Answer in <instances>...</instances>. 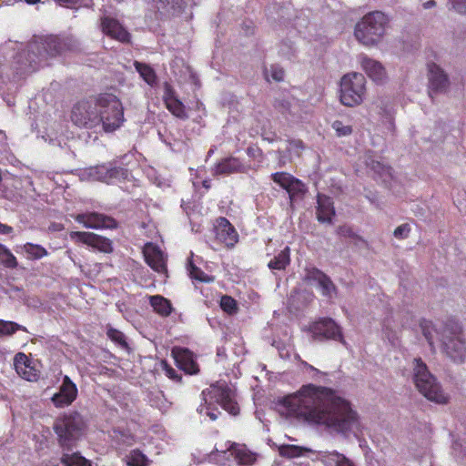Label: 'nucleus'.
<instances>
[{
    "label": "nucleus",
    "instance_id": "obj_21",
    "mask_svg": "<svg viewBox=\"0 0 466 466\" xmlns=\"http://www.w3.org/2000/svg\"><path fill=\"white\" fill-rule=\"evenodd\" d=\"M245 171V166L242 161L236 157H228L220 159L212 168V175L215 177L218 176H229L235 173H243Z\"/></svg>",
    "mask_w": 466,
    "mask_h": 466
},
{
    "label": "nucleus",
    "instance_id": "obj_4",
    "mask_svg": "<svg viewBox=\"0 0 466 466\" xmlns=\"http://www.w3.org/2000/svg\"><path fill=\"white\" fill-rule=\"evenodd\" d=\"M99 124L105 132H114L124 123V107L120 99L114 94L101 93L96 96Z\"/></svg>",
    "mask_w": 466,
    "mask_h": 466
},
{
    "label": "nucleus",
    "instance_id": "obj_5",
    "mask_svg": "<svg viewBox=\"0 0 466 466\" xmlns=\"http://www.w3.org/2000/svg\"><path fill=\"white\" fill-rule=\"evenodd\" d=\"M413 381L418 390L429 400L447 403L448 397L420 358L413 360Z\"/></svg>",
    "mask_w": 466,
    "mask_h": 466
},
{
    "label": "nucleus",
    "instance_id": "obj_10",
    "mask_svg": "<svg viewBox=\"0 0 466 466\" xmlns=\"http://www.w3.org/2000/svg\"><path fill=\"white\" fill-rule=\"evenodd\" d=\"M307 330L314 340H335L345 344L341 328L331 318H319L310 323Z\"/></svg>",
    "mask_w": 466,
    "mask_h": 466
},
{
    "label": "nucleus",
    "instance_id": "obj_40",
    "mask_svg": "<svg viewBox=\"0 0 466 466\" xmlns=\"http://www.w3.org/2000/svg\"><path fill=\"white\" fill-rule=\"evenodd\" d=\"M106 336L116 344L121 346L122 348H127L128 344L126 340V337L124 333L113 327H108L106 329Z\"/></svg>",
    "mask_w": 466,
    "mask_h": 466
},
{
    "label": "nucleus",
    "instance_id": "obj_8",
    "mask_svg": "<svg viewBox=\"0 0 466 466\" xmlns=\"http://www.w3.org/2000/svg\"><path fill=\"white\" fill-rule=\"evenodd\" d=\"M96 101V96L83 98L74 104L70 118L75 126L91 129L99 125L98 107Z\"/></svg>",
    "mask_w": 466,
    "mask_h": 466
},
{
    "label": "nucleus",
    "instance_id": "obj_31",
    "mask_svg": "<svg viewBox=\"0 0 466 466\" xmlns=\"http://www.w3.org/2000/svg\"><path fill=\"white\" fill-rule=\"evenodd\" d=\"M307 190L308 189L306 185L297 177H294L292 182L288 187V189H286L291 202L297 199L303 198V197L307 193Z\"/></svg>",
    "mask_w": 466,
    "mask_h": 466
},
{
    "label": "nucleus",
    "instance_id": "obj_18",
    "mask_svg": "<svg viewBox=\"0 0 466 466\" xmlns=\"http://www.w3.org/2000/svg\"><path fill=\"white\" fill-rule=\"evenodd\" d=\"M76 397V385L68 376H65L59 391L54 394L51 400L56 408H64L72 404Z\"/></svg>",
    "mask_w": 466,
    "mask_h": 466
},
{
    "label": "nucleus",
    "instance_id": "obj_63",
    "mask_svg": "<svg viewBox=\"0 0 466 466\" xmlns=\"http://www.w3.org/2000/svg\"><path fill=\"white\" fill-rule=\"evenodd\" d=\"M211 154H213V150H211V149H210V150L208 151V156H210Z\"/></svg>",
    "mask_w": 466,
    "mask_h": 466
},
{
    "label": "nucleus",
    "instance_id": "obj_36",
    "mask_svg": "<svg viewBox=\"0 0 466 466\" xmlns=\"http://www.w3.org/2000/svg\"><path fill=\"white\" fill-rule=\"evenodd\" d=\"M324 461L328 464H334L335 466H354L350 459L338 451L328 453L324 457Z\"/></svg>",
    "mask_w": 466,
    "mask_h": 466
},
{
    "label": "nucleus",
    "instance_id": "obj_44",
    "mask_svg": "<svg viewBox=\"0 0 466 466\" xmlns=\"http://www.w3.org/2000/svg\"><path fill=\"white\" fill-rule=\"evenodd\" d=\"M280 454L288 458L299 457L302 454V448L296 445H286L281 447Z\"/></svg>",
    "mask_w": 466,
    "mask_h": 466
},
{
    "label": "nucleus",
    "instance_id": "obj_13",
    "mask_svg": "<svg viewBox=\"0 0 466 466\" xmlns=\"http://www.w3.org/2000/svg\"><path fill=\"white\" fill-rule=\"evenodd\" d=\"M75 219L87 228L115 229L118 227L117 221L113 217L98 212L78 214Z\"/></svg>",
    "mask_w": 466,
    "mask_h": 466
},
{
    "label": "nucleus",
    "instance_id": "obj_52",
    "mask_svg": "<svg viewBox=\"0 0 466 466\" xmlns=\"http://www.w3.org/2000/svg\"><path fill=\"white\" fill-rule=\"evenodd\" d=\"M337 233L338 235L345 238H355V233L353 232L352 228L347 225L339 226L337 228Z\"/></svg>",
    "mask_w": 466,
    "mask_h": 466
},
{
    "label": "nucleus",
    "instance_id": "obj_19",
    "mask_svg": "<svg viewBox=\"0 0 466 466\" xmlns=\"http://www.w3.org/2000/svg\"><path fill=\"white\" fill-rule=\"evenodd\" d=\"M14 366L16 373L25 380L37 381L40 370L35 367L33 360L25 353L18 352L14 358Z\"/></svg>",
    "mask_w": 466,
    "mask_h": 466
},
{
    "label": "nucleus",
    "instance_id": "obj_23",
    "mask_svg": "<svg viewBox=\"0 0 466 466\" xmlns=\"http://www.w3.org/2000/svg\"><path fill=\"white\" fill-rule=\"evenodd\" d=\"M227 451L230 452L238 465L249 466L257 460L256 453L249 451L245 444L231 442Z\"/></svg>",
    "mask_w": 466,
    "mask_h": 466
},
{
    "label": "nucleus",
    "instance_id": "obj_26",
    "mask_svg": "<svg viewBox=\"0 0 466 466\" xmlns=\"http://www.w3.org/2000/svg\"><path fill=\"white\" fill-rule=\"evenodd\" d=\"M148 300L154 312L161 317H168L174 310L171 301L161 295L149 296Z\"/></svg>",
    "mask_w": 466,
    "mask_h": 466
},
{
    "label": "nucleus",
    "instance_id": "obj_30",
    "mask_svg": "<svg viewBox=\"0 0 466 466\" xmlns=\"http://www.w3.org/2000/svg\"><path fill=\"white\" fill-rule=\"evenodd\" d=\"M134 67L147 85L153 86L157 84V74L154 68L149 65L139 61H135Z\"/></svg>",
    "mask_w": 466,
    "mask_h": 466
},
{
    "label": "nucleus",
    "instance_id": "obj_59",
    "mask_svg": "<svg viewBox=\"0 0 466 466\" xmlns=\"http://www.w3.org/2000/svg\"><path fill=\"white\" fill-rule=\"evenodd\" d=\"M290 144L298 148H304L303 142L301 140H293Z\"/></svg>",
    "mask_w": 466,
    "mask_h": 466
},
{
    "label": "nucleus",
    "instance_id": "obj_3",
    "mask_svg": "<svg viewBox=\"0 0 466 466\" xmlns=\"http://www.w3.org/2000/svg\"><path fill=\"white\" fill-rule=\"evenodd\" d=\"M388 24L389 19L382 12H370L356 24L354 35L364 46H375L383 38Z\"/></svg>",
    "mask_w": 466,
    "mask_h": 466
},
{
    "label": "nucleus",
    "instance_id": "obj_32",
    "mask_svg": "<svg viewBox=\"0 0 466 466\" xmlns=\"http://www.w3.org/2000/svg\"><path fill=\"white\" fill-rule=\"evenodd\" d=\"M61 461L66 466H92L91 461L79 452L64 453Z\"/></svg>",
    "mask_w": 466,
    "mask_h": 466
},
{
    "label": "nucleus",
    "instance_id": "obj_12",
    "mask_svg": "<svg viewBox=\"0 0 466 466\" xmlns=\"http://www.w3.org/2000/svg\"><path fill=\"white\" fill-rule=\"evenodd\" d=\"M215 238L228 248H233L238 241V234L235 227L224 217H219L213 223Z\"/></svg>",
    "mask_w": 466,
    "mask_h": 466
},
{
    "label": "nucleus",
    "instance_id": "obj_6",
    "mask_svg": "<svg viewBox=\"0 0 466 466\" xmlns=\"http://www.w3.org/2000/svg\"><path fill=\"white\" fill-rule=\"evenodd\" d=\"M366 95V78L360 73L344 75L339 84V100L346 106L360 105Z\"/></svg>",
    "mask_w": 466,
    "mask_h": 466
},
{
    "label": "nucleus",
    "instance_id": "obj_55",
    "mask_svg": "<svg viewBox=\"0 0 466 466\" xmlns=\"http://www.w3.org/2000/svg\"><path fill=\"white\" fill-rule=\"evenodd\" d=\"M420 326L422 328L424 337L428 340L429 344L431 346H432L433 345L432 336H431V332L427 329L428 322L427 321H423L420 324Z\"/></svg>",
    "mask_w": 466,
    "mask_h": 466
},
{
    "label": "nucleus",
    "instance_id": "obj_29",
    "mask_svg": "<svg viewBox=\"0 0 466 466\" xmlns=\"http://www.w3.org/2000/svg\"><path fill=\"white\" fill-rule=\"evenodd\" d=\"M290 264V248L286 247L277 254L268 264L271 270H285Z\"/></svg>",
    "mask_w": 466,
    "mask_h": 466
},
{
    "label": "nucleus",
    "instance_id": "obj_34",
    "mask_svg": "<svg viewBox=\"0 0 466 466\" xmlns=\"http://www.w3.org/2000/svg\"><path fill=\"white\" fill-rule=\"evenodd\" d=\"M189 277L192 279L198 280L202 283H211L215 280L213 276L206 274L201 268L194 265L193 262H189L187 267Z\"/></svg>",
    "mask_w": 466,
    "mask_h": 466
},
{
    "label": "nucleus",
    "instance_id": "obj_43",
    "mask_svg": "<svg viewBox=\"0 0 466 466\" xmlns=\"http://www.w3.org/2000/svg\"><path fill=\"white\" fill-rule=\"evenodd\" d=\"M220 307L228 314H234L238 310L236 299L228 295L222 296L220 299Z\"/></svg>",
    "mask_w": 466,
    "mask_h": 466
},
{
    "label": "nucleus",
    "instance_id": "obj_28",
    "mask_svg": "<svg viewBox=\"0 0 466 466\" xmlns=\"http://www.w3.org/2000/svg\"><path fill=\"white\" fill-rule=\"evenodd\" d=\"M112 441H114L119 447H127L135 443V435L127 430H120L114 428L110 434Z\"/></svg>",
    "mask_w": 466,
    "mask_h": 466
},
{
    "label": "nucleus",
    "instance_id": "obj_7",
    "mask_svg": "<svg viewBox=\"0 0 466 466\" xmlns=\"http://www.w3.org/2000/svg\"><path fill=\"white\" fill-rule=\"evenodd\" d=\"M442 344L446 354L454 361H462L466 353V342L463 339L461 324L450 319L442 331Z\"/></svg>",
    "mask_w": 466,
    "mask_h": 466
},
{
    "label": "nucleus",
    "instance_id": "obj_22",
    "mask_svg": "<svg viewBox=\"0 0 466 466\" xmlns=\"http://www.w3.org/2000/svg\"><path fill=\"white\" fill-rule=\"evenodd\" d=\"M163 101L167 109L176 117L180 119L188 117L185 105L177 98L175 90L169 85L165 86Z\"/></svg>",
    "mask_w": 466,
    "mask_h": 466
},
{
    "label": "nucleus",
    "instance_id": "obj_48",
    "mask_svg": "<svg viewBox=\"0 0 466 466\" xmlns=\"http://www.w3.org/2000/svg\"><path fill=\"white\" fill-rule=\"evenodd\" d=\"M371 168L378 173L380 177L389 176L391 177V167L385 166L380 162H372Z\"/></svg>",
    "mask_w": 466,
    "mask_h": 466
},
{
    "label": "nucleus",
    "instance_id": "obj_24",
    "mask_svg": "<svg viewBox=\"0 0 466 466\" xmlns=\"http://www.w3.org/2000/svg\"><path fill=\"white\" fill-rule=\"evenodd\" d=\"M317 218L322 223H331L332 218L335 216V208L331 198L318 194L317 196Z\"/></svg>",
    "mask_w": 466,
    "mask_h": 466
},
{
    "label": "nucleus",
    "instance_id": "obj_17",
    "mask_svg": "<svg viewBox=\"0 0 466 466\" xmlns=\"http://www.w3.org/2000/svg\"><path fill=\"white\" fill-rule=\"evenodd\" d=\"M429 95L445 92L449 86V78L444 71L436 64H428Z\"/></svg>",
    "mask_w": 466,
    "mask_h": 466
},
{
    "label": "nucleus",
    "instance_id": "obj_14",
    "mask_svg": "<svg viewBox=\"0 0 466 466\" xmlns=\"http://www.w3.org/2000/svg\"><path fill=\"white\" fill-rule=\"evenodd\" d=\"M38 43L49 56H56L73 49L76 41L70 36L50 35L44 36Z\"/></svg>",
    "mask_w": 466,
    "mask_h": 466
},
{
    "label": "nucleus",
    "instance_id": "obj_39",
    "mask_svg": "<svg viewBox=\"0 0 466 466\" xmlns=\"http://www.w3.org/2000/svg\"><path fill=\"white\" fill-rule=\"evenodd\" d=\"M270 177L276 184L286 190L295 177L287 172H276L271 174Z\"/></svg>",
    "mask_w": 466,
    "mask_h": 466
},
{
    "label": "nucleus",
    "instance_id": "obj_53",
    "mask_svg": "<svg viewBox=\"0 0 466 466\" xmlns=\"http://www.w3.org/2000/svg\"><path fill=\"white\" fill-rule=\"evenodd\" d=\"M452 7L461 14H466V0H449Z\"/></svg>",
    "mask_w": 466,
    "mask_h": 466
},
{
    "label": "nucleus",
    "instance_id": "obj_58",
    "mask_svg": "<svg viewBox=\"0 0 466 466\" xmlns=\"http://www.w3.org/2000/svg\"><path fill=\"white\" fill-rule=\"evenodd\" d=\"M255 151H258V152H260V153H261V150H260L258 147L254 148V147H248L247 148V154H248V156H254Z\"/></svg>",
    "mask_w": 466,
    "mask_h": 466
},
{
    "label": "nucleus",
    "instance_id": "obj_9",
    "mask_svg": "<svg viewBox=\"0 0 466 466\" xmlns=\"http://www.w3.org/2000/svg\"><path fill=\"white\" fill-rule=\"evenodd\" d=\"M203 401L209 404H219L232 415L239 412V407L233 399V391L225 382L218 381L202 390Z\"/></svg>",
    "mask_w": 466,
    "mask_h": 466
},
{
    "label": "nucleus",
    "instance_id": "obj_49",
    "mask_svg": "<svg viewBox=\"0 0 466 466\" xmlns=\"http://www.w3.org/2000/svg\"><path fill=\"white\" fill-rule=\"evenodd\" d=\"M270 75L273 80L276 82H281L284 79L285 71L281 66L273 65L270 68Z\"/></svg>",
    "mask_w": 466,
    "mask_h": 466
},
{
    "label": "nucleus",
    "instance_id": "obj_1",
    "mask_svg": "<svg viewBox=\"0 0 466 466\" xmlns=\"http://www.w3.org/2000/svg\"><path fill=\"white\" fill-rule=\"evenodd\" d=\"M277 405L279 411L288 418L323 424L346 437L362 433L358 411L332 388L305 384L298 391L279 399Z\"/></svg>",
    "mask_w": 466,
    "mask_h": 466
},
{
    "label": "nucleus",
    "instance_id": "obj_62",
    "mask_svg": "<svg viewBox=\"0 0 466 466\" xmlns=\"http://www.w3.org/2000/svg\"><path fill=\"white\" fill-rule=\"evenodd\" d=\"M203 186H204L205 187H207V188H208V187H209V186L208 185V181H204V182H203Z\"/></svg>",
    "mask_w": 466,
    "mask_h": 466
},
{
    "label": "nucleus",
    "instance_id": "obj_46",
    "mask_svg": "<svg viewBox=\"0 0 466 466\" xmlns=\"http://www.w3.org/2000/svg\"><path fill=\"white\" fill-rule=\"evenodd\" d=\"M328 277L324 272L317 268H312L307 270L306 278L309 280L315 281L318 285Z\"/></svg>",
    "mask_w": 466,
    "mask_h": 466
},
{
    "label": "nucleus",
    "instance_id": "obj_54",
    "mask_svg": "<svg viewBox=\"0 0 466 466\" xmlns=\"http://www.w3.org/2000/svg\"><path fill=\"white\" fill-rule=\"evenodd\" d=\"M274 106L282 113H286L289 111L290 104L286 100H277Z\"/></svg>",
    "mask_w": 466,
    "mask_h": 466
},
{
    "label": "nucleus",
    "instance_id": "obj_37",
    "mask_svg": "<svg viewBox=\"0 0 466 466\" xmlns=\"http://www.w3.org/2000/svg\"><path fill=\"white\" fill-rule=\"evenodd\" d=\"M25 252L28 255L31 259H39L47 256V250L41 245L25 243L23 247Z\"/></svg>",
    "mask_w": 466,
    "mask_h": 466
},
{
    "label": "nucleus",
    "instance_id": "obj_35",
    "mask_svg": "<svg viewBox=\"0 0 466 466\" xmlns=\"http://www.w3.org/2000/svg\"><path fill=\"white\" fill-rule=\"evenodd\" d=\"M18 330L26 331V328L14 321L0 319V337L12 336Z\"/></svg>",
    "mask_w": 466,
    "mask_h": 466
},
{
    "label": "nucleus",
    "instance_id": "obj_25",
    "mask_svg": "<svg viewBox=\"0 0 466 466\" xmlns=\"http://www.w3.org/2000/svg\"><path fill=\"white\" fill-rule=\"evenodd\" d=\"M361 66L367 75L375 82L380 83L386 77V71L382 65L376 60L365 57L362 59Z\"/></svg>",
    "mask_w": 466,
    "mask_h": 466
},
{
    "label": "nucleus",
    "instance_id": "obj_56",
    "mask_svg": "<svg viewBox=\"0 0 466 466\" xmlns=\"http://www.w3.org/2000/svg\"><path fill=\"white\" fill-rule=\"evenodd\" d=\"M13 232V228L0 222V235H8Z\"/></svg>",
    "mask_w": 466,
    "mask_h": 466
},
{
    "label": "nucleus",
    "instance_id": "obj_42",
    "mask_svg": "<svg viewBox=\"0 0 466 466\" xmlns=\"http://www.w3.org/2000/svg\"><path fill=\"white\" fill-rule=\"evenodd\" d=\"M319 287L321 290V294L324 297L331 299L337 293V289L330 278L326 277L319 284Z\"/></svg>",
    "mask_w": 466,
    "mask_h": 466
},
{
    "label": "nucleus",
    "instance_id": "obj_15",
    "mask_svg": "<svg viewBox=\"0 0 466 466\" xmlns=\"http://www.w3.org/2000/svg\"><path fill=\"white\" fill-rule=\"evenodd\" d=\"M70 238L76 242L86 244L104 253L113 251L112 241L109 238L92 232L72 231Z\"/></svg>",
    "mask_w": 466,
    "mask_h": 466
},
{
    "label": "nucleus",
    "instance_id": "obj_51",
    "mask_svg": "<svg viewBox=\"0 0 466 466\" xmlns=\"http://www.w3.org/2000/svg\"><path fill=\"white\" fill-rule=\"evenodd\" d=\"M164 371L167 377L175 381H180L182 379L181 376L177 374V370L166 362L164 363Z\"/></svg>",
    "mask_w": 466,
    "mask_h": 466
},
{
    "label": "nucleus",
    "instance_id": "obj_60",
    "mask_svg": "<svg viewBox=\"0 0 466 466\" xmlns=\"http://www.w3.org/2000/svg\"><path fill=\"white\" fill-rule=\"evenodd\" d=\"M29 5H35L39 3L41 0H25Z\"/></svg>",
    "mask_w": 466,
    "mask_h": 466
},
{
    "label": "nucleus",
    "instance_id": "obj_33",
    "mask_svg": "<svg viewBox=\"0 0 466 466\" xmlns=\"http://www.w3.org/2000/svg\"><path fill=\"white\" fill-rule=\"evenodd\" d=\"M125 461L127 466H147L149 463L148 458L138 449L132 450Z\"/></svg>",
    "mask_w": 466,
    "mask_h": 466
},
{
    "label": "nucleus",
    "instance_id": "obj_47",
    "mask_svg": "<svg viewBox=\"0 0 466 466\" xmlns=\"http://www.w3.org/2000/svg\"><path fill=\"white\" fill-rule=\"evenodd\" d=\"M328 277L324 272L317 268H312L307 270L306 278L309 280L315 281L318 285Z\"/></svg>",
    "mask_w": 466,
    "mask_h": 466
},
{
    "label": "nucleus",
    "instance_id": "obj_27",
    "mask_svg": "<svg viewBox=\"0 0 466 466\" xmlns=\"http://www.w3.org/2000/svg\"><path fill=\"white\" fill-rule=\"evenodd\" d=\"M145 259L147 265L158 273L167 271L166 263L163 258L162 252L153 248L150 250L145 251Z\"/></svg>",
    "mask_w": 466,
    "mask_h": 466
},
{
    "label": "nucleus",
    "instance_id": "obj_38",
    "mask_svg": "<svg viewBox=\"0 0 466 466\" xmlns=\"http://www.w3.org/2000/svg\"><path fill=\"white\" fill-rule=\"evenodd\" d=\"M0 263L7 268H15L18 266L16 258L3 244H0Z\"/></svg>",
    "mask_w": 466,
    "mask_h": 466
},
{
    "label": "nucleus",
    "instance_id": "obj_20",
    "mask_svg": "<svg viewBox=\"0 0 466 466\" xmlns=\"http://www.w3.org/2000/svg\"><path fill=\"white\" fill-rule=\"evenodd\" d=\"M100 25L102 32L112 39L121 43H128L130 41V34L117 19L111 16H104L101 18Z\"/></svg>",
    "mask_w": 466,
    "mask_h": 466
},
{
    "label": "nucleus",
    "instance_id": "obj_16",
    "mask_svg": "<svg viewBox=\"0 0 466 466\" xmlns=\"http://www.w3.org/2000/svg\"><path fill=\"white\" fill-rule=\"evenodd\" d=\"M171 355L177 366L187 374L194 375L199 372L198 364L194 353L187 348L174 347Z\"/></svg>",
    "mask_w": 466,
    "mask_h": 466
},
{
    "label": "nucleus",
    "instance_id": "obj_41",
    "mask_svg": "<svg viewBox=\"0 0 466 466\" xmlns=\"http://www.w3.org/2000/svg\"><path fill=\"white\" fill-rule=\"evenodd\" d=\"M212 405L213 404H209V402L206 404V402L204 401L198 406L197 410L201 416H207L211 420H216L218 415L221 414V412L218 410V408L212 407Z\"/></svg>",
    "mask_w": 466,
    "mask_h": 466
},
{
    "label": "nucleus",
    "instance_id": "obj_50",
    "mask_svg": "<svg viewBox=\"0 0 466 466\" xmlns=\"http://www.w3.org/2000/svg\"><path fill=\"white\" fill-rule=\"evenodd\" d=\"M410 231V228L409 224H401L395 228L393 234L395 238L402 239L406 238L409 236Z\"/></svg>",
    "mask_w": 466,
    "mask_h": 466
},
{
    "label": "nucleus",
    "instance_id": "obj_11",
    "mask_svg": "<svg viewBox=\"0 0 466 466\" xmlns=\"http://www.w3.org/2000/svg\"><path fill=\"white\" fill-rule=\"evenodd\" d=\"M90 175L98 181L113 184L127 180L129 172L127 168L116 166L115 163L109 162L91 167Z\"/></svg>",
    "mask_w": 466,
    "mask_h": 466
},
{
    "label": "nucleus",
    "instance_id": "obj_45",
    "mask_svg": "<svg viewBox=\"0 0 466 466\" xmlns=\"http://www.w3.org/2000/svg\"><path fill=\"white\" fill-rule=\"evenodd\" d=\"M332 128L339 137L349 136L352 133L351 126H346L339 120H336L332 123Z\"/></svg>",
    "mask_w": 466,
    "mask_h": 466
},
{
    "label": "nucleus",
    "instance_id": "obj_61",
    "mask_svg": "<svg viewBox=\"0 0 466 466\" xmlns=\"http://www.w3.org/2000/svg\"><path fill=\"white\" fill-rule=\"evenodd\" d=\"M309 369L315 371L316 373H321L318 369L314 368L313 366L309 365Z\"/></svg>",
    "mask_w": 466,
    "mask_h": 466
},
{
    "label": "nucleus",
    "instance_id": "obj_2",
    "mask_svg": "<svg viewBox=\"0 0 466 466\" xmlns=\"http://www.w3.org/2000/svg\"><path fill=\"white\" fill-rule=\"evenodd\" d=\"M54 431L59 446L67 452L72 451L86 433V423L77 411L59 416L54 423Z\"/></svg>",
    "mask_w": 466,
    "mask_h": 466
},
{
    "label": "nucleus",
    "instance_id": "obj_57",
    "mask_svg": "<svg viewBox=\"0 0 466 466\" xmlns=\"http://www.w3.org/2000/svg\"><path fill=\"white\" fill-rule=\"evenodd\" d=\"M436 5V2L434 0H429L423 4V7L425 9L431 8Z\"/></svg>",
    "mask_w": 466,
    "mask_h": 466
}]
</instances>
